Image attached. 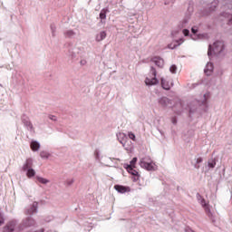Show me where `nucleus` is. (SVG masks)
<instances>
[{"label":"nucleus","instance_id":"obj_4","mask_svg":"<svg viewBox=\"0 0 232 232\" xmlns=\"http://www.w3.org/2000/svg\"><path fill=\"white\" fill-rule=\"evenodd\" d=\"M140 166L147 169V171H155V163L151 160L141 159L140 161Z\"/></svg>","mask_w":232,"mask_h":232},{"label":"nucleus","instance_id":"obj_7","mask_svg":"<svg viewBox=\"0 0 232 232\" xmlns=\"http://www.w3.org/2000/svg\"><path fill=\"white\" fill-rule=\"evenodd\" d=\"M151 62L158 66V68H164V60L160 57H154Z\"/></svg>","mask_w":232,"mask_h":232},{"label":"nucleus","instance_id":"obj_31","mask_svg":"<svg viewBox=\"0 0 232 232\" xmlns=\"http://www.w3.org/2000/svg\"><path fill=\"white\" fill-rule=\"evenodd\" d=\"M191 32H192V34H197V29H195V27H192V29H191Z\"/></svg>","mask_w":232,"mask_h":232},{"label":"nucleus","instance_id":"obj_19","mask_svg":"<svg viewBox=\"0 0 232 232\" xmlns=\"http://www.w3.org/2000/svg\"><path fill=\"white\" fill-rule=\"evenodd\" d=\"M129 139H130V140H133L135 142V140H137V138L135 137V134L133 132H129L128 133Z\"/></svg>","mask_w":232,"mask_h":232},{"label":"nucleus","instance_id":"obj_24","mask_svg":"<svg viewBox=\"0 0 232 232\" xmlns=\"http://www.w3.org/2000/svg\"><path fill=\"white\" fill-rule=\"evenodd\" d=\"M5 224V218H3V215L0 213V226H3Z\"/></svg>","mask_w":232,"mask_h":232},{"label":"nucleus","instance_id":"obj_29","mask_svg":"<svg viewBox=\"0 0 232 232\" xmlns=\"http://www.w3.org/2000/svg\"><path fill=\"white\" fill-rule=\"evenodd\" d=\"M227 17H230L229 18V23H232V14H228Z\"/></svg>","mask_w":232,"mask_h":232},{"label":"nucleus","instance_id":"obj_17","mask_svg":"<svg viewBox=\"0 0 232 232\" xmlns=\"http://www.w3.org/2000/svg\"><path fill=\"white\" fill-rule=\"evenodd\" d=\"M106 14H108V9H102L100 13V19L102 21L106 19Z\"/></svg>","mask_w":232,"mask_h":232},{"label":"nucleus","instance_id":"obj_9","mask_svg":"<svg viewBox=\"0 0 232 232\" xmlns=\"http://www.w3.org/2000/svg\"><path fill=\"white\" fill-rule=\"evenodd\" d=\"M106 31H102L96 35V41L97 43H101V41H104L106 39Z\"/></svg>","mask_w":232,"mask_h":232},{"label":"nucleus","instance_id":"obj_8","mask_svg":"<svg viewBox=\"0 0 232 232\" xmlns=\"http://www.w3.org/2000/svg\"><path fill=\"white\" fill-rule=\"evenodd\" d=\"M32 166H34V161L32 159H28L25 161V164L23 166V170L26 171L27 169H32Z\"/></svg>","mask_w":232,"mask_h":232},{"label":"nucleus","instance_id":"obj_23","mask_svg":"<svg viewBox=\"0 0 232 232\" xmlns=\"http://www.w3.org/2000/svg\"><path fill=\"white\" fill-rule=\"evenodd\" d=\"M212 6H213L212 10H215V8H217V6H218V1H214L212 3Z\"/></svg>","mask_w":232,"mask_h":232},{"label":"nucleus","instance_id":"obj_15","mask_svg":"<svg viewBox=\"0 0 232 232\" xmlns=\"http://www.w3.org/2000/svg\"><path fill=\"white\" fill-rule=\"evenodd\" d=\"M159 102H160V106H162L164 108V107L168 106V104H169V99L164 97V98H161Z\"/></svg>","mask_w":232,"mask_h":232},{"label":"nucleus","instance_id":"obj_12","mask_svg":"<svg viewBox=\"0 0 232 232\" xmlns=\"http://www.w3.org/2000/svg\"><path fill=\"white\" fill-rule=\"evenodd\" d=\"M134 167L127 166V171L128 173H130V175H133L134 177H139V171L133 169Z\"/></svg>","mask_w":232,"mask_h":232},{"label":"nucleus","instance_id":"obj_3","mask_svg":"<svg viewBox=\"0 0 232 232\" xmlns=\"http://www.w3.org/2000/svg\"><path fill=\"white\" fill-rule=\"evenodd\" d=\"M222 50H224V43L218 41L214 43L213 46H208V55H211V52H213L214 53H220Z\"/></svg>","mask_w":232,"mask_h":232},{"label":"nucleus","instance_id":"obj_34","mask_svg":"<svg viewBox=\"0 0 232 232\" xmlns=\"http://www.w3.org/2000/svg\"><path fill=\"white\" fill-rule=\"evenodd\" d=\"M26 126H32V123L30 121L25 122Z\"/></svg>","mask_w":232,"mask_h":232},{"label":"nucleus","instance_id":"obj_2","mask_svg":"<svg viewBox=\"0 0 232 232\" xmlns=\"http://www.w3.org/2000/svg\"><path fill=\"white\" fill-rule=\"evenodd\" d=\"M35 227V220L32 218H27L18 226L16 231H24L26 227Z\"/></svg>","mask_w":232,"mask_h":232},{"label":"nucleus","instance_id":"obj_32","mask_svg":"<svg viewBox=\"0 0 232 232\" xmlns=\"http://www.w3.org/2000/svg\"><path fill=\"white\" fill-rule=\"evenodd\" d=\"M49 119H51V121H56L55 116H49Z\"/></svg>","mask_w":232,"mask_h":232},{"label":"nucleus","instance_id":"obj_21","mask_svg":"<svg viewBox=\"0 0 232 232\" xmlns=\"http://www.w3.org/2000/svg\"><path fill=\"white\" fill-rule=\"evenodd\" d=\"M135 164H137V158H133L132 160H130V164L128 166H131V168H135Z\"/></svg>","mask_w":232,"mask_h":232},{"label":"nucleus","instance_id":"obj_6","mask_svg":"<svg viewBox=\"0 0 232 232\" xmlns=\"http://www.w3.org/2000/svg\"><path fill=\"white\" fill-rule=\"evenodd\" d=\"M114 189L118 191V193H130L131 191L130 187H124L122 185H115Z\"/></svg>","mask_w":232,"mask_h":232},{"label":"nucleus","instance_id":"obj_20","mask_svg":"<svg viewBox=\"0 0 232 232\" xmlns=\"http://www.w3.org/2000/svg\"><path fill=\"white\" fill-rule=\"evenodd\" d=\"M38 182H41V184H48V179L44 178H37Z\"/></svg>","mask_w":232,"mask_h":232},{"label":"nucleus","instance_id":"obj_11","mask_svg":"<svg viewBox=\"0 0 232 232\" xmlns=\"http://www.w3.org/2000/svg\"><path fill=\"white\" fill-rule=\"evenodd\" d=\"M161 86L163 90H170L171 83L168 82L164 78H161Z\"/></svg>","mask_w":232,"mask_h":232},{"label":"nucleus","instance_id":"obj_16","mask_svg":"<svg viewBox=\"0 0 232 232\" xmlns=\"http://www.w3.org/2000/svg\"><path fill=\"white\" fill-rule=\"evenodd\" d=\"M26 175L28 179H32V177H35V170L34 169H28Z\"/></svg>","mask_w":232,"mask_h":232},{"label":"nucleus","instance_id":"obj_37","mask_svg":"<svg viewBox=\"0 0 232 232\" xmlns=\"http://www.w3.org/2000/svg\"><path fill=\"white\" fill-rule=\"evenodd\" d=\"M205 209H206V211H208L209 208L207 207Z\"/></svg>","mask_w":232,"mask_h":232},{"label":"nucleus","instance_id":"obj_18","mask_svg":"<svg viewBox=\"0 0 232 232\" xmlns=\"http://www.w3.org/2000/svg\"><path fill=\"white\" fill-rule=\"evenodd\" d=\"M40 157H41L42 159H48V157H50V154H49L48 152H46V151H42V152L40 153Z\"/></svg>","mask_w":232,"mask_h":232},{"label":"nucleus","instance_id":"obj_36","mask_svg":"<svg viewBox=\"0 0 232 232\" xmlns=\"http://www.w3.org/2000/svg\"><path fill=\"white\" fill-rule=\"evenodd\" d=\"M169 48H171V49H173V48H175V47H171V44H170V45H169Z\"/></svg>","mask_w":232,"mask_h":232},{"label":"nucleus","instance_id":"obj_25","mask_svg":"<svg viewBox=\"0 0 232 232\" xmlns=\"http://www.w3.org/2000/svg\"><path fill=\"white\" fill-rule=\"evenodd\" d=\"M66 35H67L68 37H72V35H74V33H73V31H68V32L66 33Z\"/></svg>","mask_w":232,"mask_h":232},{"label":"nucleus","instance_id":"obj_35","mask_svg":"<svg viewBox=\"0 0 232 232\" xmlns=\"http://www.w3.org/2000/svg\"><path fill=\"white\" fill-rule=\"evenodd\" d=\"M36 232H44V228H41L40 230H38Z\"/></svg>","mask_w":232,"mask_h":232},{"label":"nucleus","instance_id":"obj_14","mask_svg":"<svg viewBox=\"0 0 232 232\" xmlns=\"http://www.w3.org/2000/svg\"><path fill=\"white\" fill-rule=\"evenodd\" d=\"M41 148V145L37 141H32L31 142V150L33 151H37Z\"/></svg>","mask_w":232,"mask_h":232},{"label":"nucleus","instance_id":"obj_13","mask_svg":"<svg viewBox=\"0 0 232 232\" xmlns=\"http://www.w3.org/2000/svg\"><path fill=\"white\" fill-rule=\"evenodd\" d=\"M211 72H213V63H208L205 68L206 75H211Z\"/></svg>","mask_w":232,"mask_h":232},{"label":"nucleus","instance_id":"obj_30","mask_svg":"<svg viewBox=\"0 0 232 232\" xmlns=\"http://www.w3.org/2000/svg\"><path fill=\"white\" fill-rule=\"evenodd\" d=\"M200 162H202V158H198L197 159V164H200Z\"/></svg>","mask_w":232,"mask_h":232},{"label":"nucleus","instance_id":"obj_27","mask_svg":"<svg viewBox=\"0 0 232 232\" xmlns=\"http://www.w3.org/2000/svg\"><path fill=\"white\" fill-rule=\"evenodd\" d=\"M208 166L210 167V168H215V166H217V162L216 161H214V162H209L208 163Z\"/></svg>","mask_w":232,"mask_h":232},{"label":"nucleus","instance_id":"obj_22","mask_svg":"<svg viewBox=\"0 0 232 232\" xmlns=\"http://www.w3.org/2000/svg\"><path fill=\"white\" fill-rule=\"evenodd\" d=\"M169 71L171 73H176L177 72V66L176 65H171Z\"/></svg>","mask_w":232,"mask_h":232},{"label":"nucleus","instance_id":"obj_28","mask_svg":"<svg viewBox=\"0 0 232 232\" xmlns=\"http://www.w3.org/2000/svg\"><path fill=\"white\" fill-rule=\"evenodd\" d=\"M201 206H203V208H206V199L201 200Z\"/></svg>","mask_w":232,"mask_h":232},{"label":"nucleus","instance_id":"obj_10","mask_svg":"<svg viewBox=\"0 0 232 232\" xmlns=\"http://www.w3.org/2000/svg\"><path fill=\"white\" fill-rule=\"evenodd\" d=\"M37 212V202H34L33 206L26 210V215H34V213Z\"/></svg>","mask_w":232,"mask_h":232},{"label":"nucleus","instance_id":"obj_1","mask_svg":"<svg viewBox=\"0 0 232 232\" xmlns=\"http://www.w3.org/2000/svg\"><path fill=\"white\" fill-rule=\"evenodd\" d=\"M145 84L147 86H153L154 84H159V80H157V70L154 69V67L150 68L149 77L145 79Z\"/></svg>","mask_w":232,"mask_h":232},{"label":"nucleus","instance_id":"obj_5","mask_svg":"<svg viewBox=\"0 0 232 232\" xmlns=\"http://www.w3.org/2000/svg\"><path fill=\"white\" fill-rule=\"evenodd\" d=\"M15 226H17L16 220L9 221L3 229V232H14L15 231Z\"/></svg>","mask_w":232,"mask_h":232},{"label":"nucleus","instance_id":"obj_26","mask_svg":"<svg viewBox=\"0 0 232 232\" xmlns=\"http://www.w3.org/2000/svg\"><path fill=\"white\" fill-rule=\"evenodd\" d=\"M183 34H184L185 36L189 35V30L184 29V30H183Z\"/></svg>","mask_w":232,"mask_h":232},{"label":"nucleus","instance_id":"obj_33","mask_svg":"<svg viewBox=\"0 0 232 232\" xmlns=\"http://www.w3.org/2000/svg\"><path fill=\"white\" fill-rule=\"evenodd\" d=\"M119 137H124V138H126V134H124V133H120V134H119Z\"/></svg>","mask_w":232,"mask_h":232}]
</instances>
